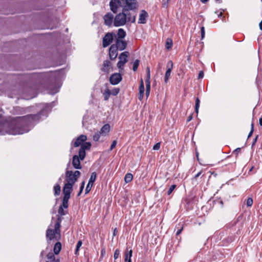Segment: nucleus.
<instances>
[{"label":"nucleus","instance_id":"1","mask_svg":"<svg viewBox=\"0 0 262 262\" xmlns=\"http://www.w3.org/2000/svg\"><path fill=\"white\" fill-rule=\"evenodd\" d=\"M46 112L43 109L36 114H29L11 121H4L0 117V135H16L27 133L40 120L41 115L46 116Z\"/></svg>","mask_w":262,"mask_h":262},{"label":"nucleus","instance_id":"2","mask_svg":"<svg viewBox=\"0 0 262 262\" xmlns=\"http://www.w3.org/2000/svg\"><path fill=\"white\" fill-rule=\"evenodd\" d=\"M81 173L78 170L73 171L72 170H67L65 173L66 183L74 185L75 183L78 180Z\"/></svg>","mask_w":262,"mask_h":262},{"label":"nucleus","instance_id":"3","mask_svg":"<svg viewBox=\"0 0 262 262\" xmlns=\"http://www.w3.org/2000/svg\"><path fill=\"white\" fill-rule=\"evenodd\" d=\"M138 8H130L128 6V4H125L122 9V12L126 15L127 22L134 23L136 21V14L135 12H130V11H135Z\"/></svg>","mask_w":262,"mask_h":262},{"label":"nucleus","instance_id":"4","mask_svg":"<svg viewBox=\"0 0 262 262\" xmlns=\"http://www.w3.org/2000/svg\"><path fill=\"white\" fill-rule=\"evenodd\" d=\"M113 22L114 26L116 27L125 25L127 22L125 13L122 11L117 14L114 17Z\"/></svg>","mask_w":262,"mask_h":262},{"label":"nucleus","instance_id":"5","mask_svg":"<svg viewBox=\"0 0 262 262\" xmlns=\"http://www.w3.org/2000/svg\"><path fill=\"white\" fill-rule=\"evenodd\" d=\"M129 53L127 51H125L121 53L119 56V61L117 63V67L119 71H121L123 69L124 65L128 61V57Z\"/></svg>","mask_w":262,"mask_h":262},{"label":"nucleus","instance_id":"6","mask_svg":"<svg viewBox=\"0 0 262 262\" xmlns=\"http://www.w3.org/2000/svg\"><path fill=\"white\" fill-rule=\"evenodd\" d=\"M110 7L111 10L114 13H116L118 9L120 7H123L125 5L124 0H111L110 2Z\"/></svg>","mask_w":262,"mask_h":262},{"label":"nucleus","instance_id":"7","mask_svg":"<svg viewBox=\"0 0 262 262\" xmlns=\"http://www.w3.org/2000/svg\"><path fill=\"white\" fill-rule=\"evenodd\" d=\"M46 237L48 242L49 243L50 241L54 239L59 240L60 238V235L56 234L55 231L53 229H48L46 231Z\"/></svg>","mask_w":262,"mask_h":262},{"label":"nucleus","instance_id":"8","mask_svg":"<svg viewBox=\"0 0 262 262\" xmlns=\"http://www.w3.org/2000/svg\"><path fill=\"white\" fill-rule=\"evenodd\" d=\"M114 34L113 33H107L103 38L102 46L106 48L112 43L113 41Z\"/></svg>","mask_w":262,"mask_h":262},{"label":"nucleus","instance_id":"9","mask_svg":"<svg viewBox=\"0 0 262 262\" xmlns=\"http://www.w3.org/2000/svg\"><path fill=\"white\" fill-rule=\"evenodd\" d=\"M97 178V174L96 172H93L91 173V177L89 180V182L86 185L85 194H88L91 190V188L93 185L94 183L96 181Z\"/></svg>","mask_w":262,"mask_h":262},{"label":"nucleus","instance_id":"10","mask_svg":"<svg viewBox=\"0 0 262 262\" xmlns=\"http://www.w3.org/2000/svg\"><path fill=\"white\" fill-rule=\"evenodd\" d=\"M114 46L119 51H123L127 47V43L125 40L123 39H116L115 43L113 44Z\"/></svg>","mask_w":262,"mask_h":262},{"label":"nucleus","instance_id":"11","mask_svg":"<svg viewBox=\"0 0 262 262\" xmlns=\"http://www.w3.org/2000/svg\"><path fill=\"white\" fill-rule=\"evenodd\" d=\"M122 78L120 73H114L110 77V82L113 85H116L121 81Z\"/></svg>","mask_w":262,"mask_h":262},{"label":"nucleus","instance_id":"12","mask_svg":"<svg viewBox=\"0 0 262 262\" xmlns=\"http://www.w3.org/2000/svg\"><path fill=\"white\" fill-rule=\"evenodd\" d=\"M103 19L104 25L110 27L114 20V15L112 13L108 12L103 16Z\"/></svg>","mask_w":262,"mask_h":262},{"label":"nucleus","instance_id":"13","mask_svg":"<svg viewBox=\"0 0 262 262\" xmlns=\"http://www.w3.org/2000/svg\"><path fill=\"white\" fill-rule=\"evenodd\" d=\"M73 185L70 184L66 183L63 187V193L64 197L70 198V194L73 190Z\"/></svg>","mask_w":262,"mask_h":262},{"label":"nucleus","instance_id":"14","mask_svg":"<svg viewBox=\"0 0 262 262\" xmlns=\"http://www.w3.org/2000/svg\"><path fill=\"white\" fill-rule=\"evenodd\" d=\"M118 50L112 45L109 48V57L111 60H115L118 56Z\"/></svg>","mask_w":262,"mask_h":262},{"label":"nucleus","instance_id":"15","mask_svg":"<svg viewBox=\"0 0 262 262\" xmlns=\"http://www.w3.org/2000/svg\"><path fill=\"white\" fill-rule=\"evenodd\" d=\"M80 159L79 158L78 155H74L72 158V165L74 168L76 169H80L82 168V166L80 164Z\"/></svg>","mask_w":262,"mask_h":262},{"label":"nucleus","instance_id":"16","mask_svg":"<svg viewBox=\"0 0 262 262\" xmlns=\"http://www.w3.org/2000/svg\"><path fill=\"white\" fill-rule=\"evenodd\" d=\"M112 63L110 61L108 60H104L103 63L102 68L101 70L102 72L108 74L110 72V69H111Z\"/></svg>","mask_w":262,"mask_h":262},{"label":"nucleus","instance_id":"17","mask_svg":"<svg viewBox=\"0 0 262 262\" xmlns=\"http://www.w3.org/2000/svg\"><path fill=\"white\" fill-rule=\"evenodd\" d=\"M87 139V137L84 135H81L79 136L76 140L74 142V146L75 147H78L83 144V142L86 141Z\"/></svg>","mask_w":262,"mask_h":262},{"label":"nucleus","instance_id":"18","mask_svg":"<svg viewBox=\"0 0 262 262\" xmlns=\"http://www.w3.org/2000/svg\"><path fill=\"white\" fill-rule=\"evenodd\" d=\"M148 17V13L145 10H142L139 15V24H144L146 22V18Z\"/></svg>","mask_w":262,"mask_h":262},{"label":"nucleus","instance_id":"19","mask_svg":"<svg viewBox=\"0 0 262 262\" xmlns=\"http://www.w3.org/2000/svg\"><path fill=\"white\" fill-rule=\"evenodd\" d=\"M125 257L124 261L125 262H132V257L133 254V250L132 249L128 250V248H127L125 251Z\"/></svg>","mask_w":262,"mask_h":262},{"label":"nucleus","instance_id":"20","mask_svg":"<svg viewBox=\"0 0 262 262\" xmlns=\"http://www.w3.org/2000/svg\"><path fill=\"white\" fill-rule=\"evenodd\" d=\"M126 32L123 29L120 28L118 30L117 34V38L116 39H123L126 36Z\"/></svg>","mask_w":262,"mask_h":262},{"label":"nucleus","instance_id":"21","mask_svg":"<svg viewBox=\"0 0 262 262\" xmlns=\"http://www.w3.org/2000/svg\"><path fill=\"white\" fill-rule=\"evenodd\" d=\"M110 125L108 124H105L102 127L99 132L102 136H105L110 132Z\"/></svg>","mask_w":262,"mask_h":262},{"label":"nucleus","instance_id":"22","mask_svg":"<svg viewBox=\"0 0 262 262\" xmlns=\"http://www.w3.org/2000/svg\"><path fill=\"white\" fill-rule=\"evenodd\" d=\"M125 4H128V6L130 8H138V3L137 0H124Z\"/></svg>","mask_w":262,"mask_h":262},{"label":"nucleus","instance_id":"23","mask_svg":"<svg viewBox=\"0 0 262 262\" xmlns=\"http://www.w3.org/2000/svg\"><path fill=\"white\" fill-rule=\"evenodd\" d=\"M48 260L46 262H59V259H55L54 254L52 252L49 253L47 255Z\"/></svg>","mask_w":262,"mask_h":262},{"label":"nucleus","instance_id":"24","mask_svg":"<svg viewBox=\"0 0 262 262\" xmlns=\"http://www.w3.org/2000/svg\"><path fill=\"white\" fill-rule=\"evenodd\" d=\"M61 249V244L59 242H57L54 246L53 250L54 254H58L60 252Z\"/></svg>","mask_w":262,"mask_h":262},{"label":"nucleus","instance_id":"25","mask_svg":"<svg viewBox=\"0 0 262 262\" xmlns=\"http://www.w3.org/2000/svg\"><path fill=\"white\" fill-rule=\"evenodd\" d=\"M70 198L63 196L62 201V204L60 206V207H61L66 208V209L68 208V206H69L68 202H69V200L70 199Z\"/></svg>","mask_w":262,"mask_h":262},{"label":"nucleus","instance_id":"26","mask_svg":"<svg viewBox=\"0 0 262 262\" xmlns=\"http://www.w3.org/2000/svg\"><path fill=\"white\" fill-rule=\"evenodd\" d=\"M85 151L83 148H80L78 151V157L81 161L83 160L85 157Z\"/></svg>","mask_w":262,"mask_h":262},{"label":"nucleus","instance_id":"27","mask_svg":"<svg viewBox=\"0 0 262 262\" xmlns=\"http://www.w3.org/2000/svg\"><path fill=\"white\" fill-rule=\"evenodd\" d=\"M61 191V188L58 184H55V185L54 186V195L57 196L59 195Z\"/></svg>","mask_w":262,"mask_h":262},{"label":"nucleus","instance_id":"28","mask_svg":"<svg viewBox=\"0 0 262 262\" xmlns=\"http://www.w3.org/2000/svg\"><path fill=\"white\" fill-rule=\"evenodd\" d=\"M111 95V91L107 89L103 93L104 100H107Z\"/></svg>","mask_w":262,"mask_h":262},{"label":"nucleus","instance_id":"29","mask_svg":"<svg viewBox=\"0 0 262 262\" xmlns=\"http://www.w3.org/2000/svg\"><path fill=\"white\" fill-rule=\"evenodd\" d=\"M133 176L130 173H127L125 174L124 177V181L126 183H129L133 180Z\"/></svg>","mask_w":262,"mask_h":262},{"label":"nucleus","instance_id":"30","mask_svg":"<svg viewBox=\"0 0 262 262\" xmlns=\"http://www.w3.org/2000/svg\"><path fill=\"white\" fill-rule=\"evenodd\" d=\"M171 71L172 70H170L169 69H167L164 77V82L165 83H167V82L168 81L169 78L171 75Z\"/></svg>","mask_w":262,"mask_h":262},{"label":"nucleus","instance_id":"31","mask_svg":"<svg viewBox=\"0 0 262 262\" xmlns=\"http://www.w3.org/2000/svg\"><path fill=\"white\" fill-rule=\"evenodd\" d=\"M172 45H173L172 40L170 38H168L166 39V41L165 46H166V49H167L168 50L171 49L172 47Z\"/></svg>","mask_w":262,"mask_h":262},{"label":"nucleus","instance_id":"32","mask_svg":"<svg viewBox=\"0 0 262 262\" xmlns=\"http://www.w3.org/2000/svg\"><path fill=\"white\" fill-rule=\"evenodd\" d=\"M91 143L90 142H85L81 144L80 148H83V149L85 151V150H88L91 148Z\"/></svg>","mask_w":262,"mask_h":262},{"label":"nucleus","instance_id":"33","mask_svg":"<svg viewBox=\"0 0 262 262\" xmlns=\"http://www.w3.org/2000/svg\"><path fill=\"white\" fill-rule=\"evenodd\" d=\"M60 224L59 223H56L55 224L54 227V231H55V233L56 234L60 235Z\"/></svg>","mask_w":262,"mask_h":262},{"label":"nucleus","instance_id":"34","mask_svg":"<svg viewBox=\"0 0 262 262\" xmlns=\"http://www.w3.org/2000/svg\"><path fill=\"white\" fill-rule=\"evenodd\" d=\"M146 83V95L147 97L148 96L150 91V82H145Z\"/></svg>","mask_w":262,"mask_h":262},{"label":"nucleus","instance_id":"35","mask_svg":"<svg viewBox=\"0 0 262 262\" xmlns=\"http://www.w3.org/2000/svg\"><path fill=\"white\" fill-rule=\"evenodd\" d=\"M140 60L138 59H136L134 61L133 63V70L134 72H136L137 70L138 66L139 65Z\"/></svg>","mask_w":262,"mask_h":262},{"label":"nucleus","instance_id":"36","mask_svg":"<svg viewBox=\"0 0 262 262\" xmlns=\"http://www.w3.org/2000/svg\"><path fill=\"white\" fill-rule=\"evenodd\" d=\"M200 100L199 98H196L195 99V111L196 114L199 112V109L200 107Z\"/></svg>","mask_w":262,"mask_h":262},{"label":"nucleus","instance_id":"37","mask_svg":"<svg viewBox=\"0 0 262 262\" xmlns=\"http://www.w3.org/2000/svg\"><path fill=\"white\" fill-rule=\"evenodd\" d=\"M150 69L149 67H147V69H146V79H145V82H150Z\"/></svg>","mask_w":262,"mask_h":262},{"label":"nucleus","instance_id":"38","mask_svg":"<svg viewBox=\"0 0 262 262\" xmlns=\"http://www.w3.org/2000/svg\"><path fill=\"white\" fill-rule=\"evenodd\" d=\"M100 135H101V134L100 132L96 133L93 136V140L95 141H98L100 137Z\"/></svg>","mask_w":262,"mask_h":262},{"label":"nucleus","instance_id":"39","mask_svg":"<svg viewBox=\"0 0 262 262\" xmlns=\"http://www.w3.org/2000/svg\"><path fill=\"white\" fill-rule=\"evenodd\" d=\"M84 185H85V182L84 181H82L81 183V186L80 187V190H79V192L77 194V196H79L80 195V194H81V193L82 192V191L84 189Z\"/></svg>","mask_w":262,"mask_h":262},{"label":"nucleus","instance_id":"40","mask_svg":"<svg viewBox=\"0 0 262 262\" xmlns=\"http://www.w3.org/2000/svg\"><path fill=\"white\" fill-rule=\"evenodd\" d=\"M139 92H141V93H142V92L145 91L144 83H143V80L142 79L141 80L140 84L139 85Z\"/></svg>","mask_w":262,"mask_h":262},{"label":"nucleus","instance_id":"41","mask_svg":"<svg viewBox=\"0 0 262 262\" xmlns=\"http://www.w3.org/2000/svg\"><path fill=\"white\" fill-rule=\"evenodd\" d=\"M176 185L173 184V185H171L167 191V194L170 195L172 192L173 190L176 188Z\"/></svg>","mask_w":262,"mask_h":262},{"label":"nucleus","instance_id":"42","mask_svg":"<svg viewBox=\"0 0 262 262\" xmlns=\"http://www.w3.org/2000/svg\"><path fill=\"white\" fill-rule=\"evenodd\" d=\"M253 204V199L252 198H248L246 201L247 207H251Z\"/></svg>","mask_w":262,"mask_h":262},{"label":"nucleus","instance_id":"43","mask_svg":"<svg viewBox=\"0 0 262 262\" xmlns=\"http://www.w3.org/2000/svg\"><path fill=\"white\" fill-rule=\"evenodd\" d=\"M63 208H62V207H59V209H58V214H59L60 216H63V215H66V212H65V211H64Z\"/></svg>","mask_w":262,"mask_h":262},{"label":"nucleus","instance_id":"44","mask_svg":"<svg viewBox=\"0 0 262 262\" xmlns=\"http://www.w3.org/2000/svg\"><path fill=\"white\" fill-rule=\"evenodd\" d=\"M167 69H170V70H172L173 68V62L171 60H169L168 61L166 65Z\"/></svg>","mask_w":262,"mask_h":262},{"label":"nucleus","instance_id":"45","mask_svg":"<svg viewBox=\"0 0 262 262\" xmlns=\"http://www.w3.org/2000/svg\"><path fill=\"white\" fill-rule=\"evenodd\" d=\"M119 91L120 89L119 88H114L112 90L111 93L113 95L116 96L119 93Z\"/></svg>","mask_w":262,"mask_h":262},{"label":"nucleus","instance_id":"46","mask_svg":"<svg viewBox=\"0 0 262 262\" xmlns=\"http://www.w3.org/2000/svg\"><path fill=\"white\" fill-rule=\"evenodd\" d=\"M120 254V251L119 249H117L115 250L114 254V257L115 259H117L119 255Z\"/></svg>","mask_w":262,"mask_h":262},{"label":"nucleus","instance_id":"47","mask_svg":"<svg viewBox=\"0 0 262 262\" xmlns=\"http://www.w3.org/2000/svg\"><path fill=\"white\" fill-rule=\"evenodd\" d=\"M201 39H203L205 37V28L202 26L201 28Z\"/></svg>","mask_w":262,"mask_h":262},{"label":"nucleus","instance_id":"48","mask_svg":"<svg viewBox=\"0 0 262 262\" xmlns=\"http://www.w3.org/2000/svg\"><path fill=\"white\" fill-rule=\"evenodd\" d=\"M170 0H162V6L164 8H167L168 7V4Z\"/></svg>","mask_w":262,"mask_h":262},{"label":"nucleus","instance_id":"49","mask_svg":"<svg viewBox=\"0 0 262 262\" xmlns=\"http://www.w3.org/2000/svg\"><path fill=\"white\" fill-rule=\"evenodd\" d=\"M82 241H79L77 244V245H76V253L77 252V251L79 250V249L80 248V247L82 245Z\"/></svg>","mask_w":262,"mask_h":262},{"label":"nucleus","instance_id":"50","mask_svg":"<svg viewBox=\"0 0 262 262\" xmlns=\"http://www.w3.org/2000/svg\"><path fill=\"white\" fill-rule=\"evenodd\" d=\"M116 144H117V141L116 140H114L112 142V144L111 145L110 150H113L116 147Z\"/></svg>","mask_w":262,"mask_h":262},{"label":"nucleus","instance_id":"51","mask_svg":"<svg viewBox=\"0 0 262 262\" xmlns=\"http://www.w3.org/2000/svg\"><path fill=\"white\" fill-rule=\"evenodd\" d=\"M160 148V143H157L156 144L154 145L153 146L152 149L154 150H158Z\"/></svg>","mask_w":262,"mask_h":262},{"label":"nucleus","instance_id":"52","mask_svg":"<svg viewBox=\"0 0 262 262\" xmlns=\"http://www.w3.org/2000/svg\"><path fill=\"white\" fill-rule=\"evenodd\" d=\"M258 137V135H257L255 137V138L254 139V140L252 142V145H251L252 147H253L255 145V143H256Z\"/></svg>","mask_w":262,"mask_h":262},{"label":"nucleus","instance_id":"53","mask_svg":"<svg viewBox=\"0 0 262 262\" xmlns=\"http://www.w3.org/2000/svg\"><path fill=\"white\" fill-rule=\"evenodd\" d=\"M204 77V73L202 71H200L199 75H198V78L201 79L203 78Z\"/></svg>","mask_w":262,"mask_h":262},{"label":"nucleus","instance_id":"54","mask_svg":"<svg viewBox=\"0 0 262 262\" xmlns=\"http://www.w3.org/2000/svg\"><path fill=\"white\" fill-rule=\"evenodd\" d=\"M144 94V92H142V93H141V92H139V100H141L143 99Z\"/></svg>","mask_w":262,"mask_h":262},{"label":"nucleus","instance_id":"55","mask_svg":"<svg viewBox=\"0 0 262 262\" xmlns=\"http://www.w3.org/2000/svg\"><path fill=\"white\" fill-rule=\"evenodd\" d=\"M241 150V148H236L234 151L233 152L235 153L236 155H237Z\"/></svg>","mask_w":262,"mask_h":262},{"label":"nucleus","instance_id":"56","mask_svg":"<svg viewBox=\"0 0 262 262\" xmlns=\"http://www.w3.org/2000/svg\"><path fill=\"white\" fill-rule=\"evenodd\" d=\"M183 228L181 227L180 229L178 230V231L176 232V235H179L182 231Z\"/></svg>","mask_w":262,"mask_h":262},{"label":"nucleus","instance_id":"57","mask_svg":"<svg viewBox=\"0 0 262 262\" xmlns=\"http://www.w3.org/2000/svg\"><path fill=\"white\" fill-rule=\"evenodd\" d=\"M62 220V218L61 216H58L57 217L56 223H59L61 224Z\"/></svg>","mask_w":262,"mask_h":262},{"label":"nucleus","instance_id":"58","mask_svg":"<svg viewBox=\"0 0 262 262\" xmlns=\"http://www.w3.org/2000/svg\"><path fill=\"white\" fill-rule=\"evenodd\" d=\"M201 174V171L199 172L198 173H196L195 176L194 177V179H196L198 177H199Z\"/></svg>","mask_w":262,"mask_h":262},{"label":"nucleus","instance_id":"59","mask_svg":"<svg viewBox=\"0 0 262 262\" xmlns=\"http://www.w3.org/2000/svg\"><path fill=\"white\" fill-rule=\"evenodd\" d=\"M192 119V115H190L187 119V122H188L191 120Z\"/></svg>","mask_w":262,"mask_h":262},{"label":"nucleus","instance_id":"60","mask_svg":"<svg viewBox=\"0 0 262 262\" xmlns=\"http://www.w3.org/2000/svg\"><path fill=\"white\" fill-rule=\"evenodd\" d=\"M253 129H251L250 133L248 134V138H249L253 134Z\"/></svg>","mask_w":262,"mask_h":262},{"label":"nucleus","instance_id":"61","mask_svg":"<svg viewBox=\"0 0 262 262\" xmlns=\"http://www.w3.org/2000/svg\"><path fill=\"white\" fill-rule=\"evenodd\" d=\"M259 124L260 126H262V116L260 117L259 119Z\"/></svg>","mask_w":262,"mask_h":262},{"label":"nucleus","instance_id":"62","mask_svg":"<svg viewBox=\"0 0 262 262\" xmlns=\"http://www.w3.org/2000/svg\"><path fill=\"white\" fill-rule=\"evenodd\" d=\"M259 27L260 30L262 31V20L259 24Z\"/></svg>","mask_w":262,"mask_h":262},{"label":"nucleus","instance_id":"63","mask_svg":"<svg viewBox=\"0 0 262 262\" xmlns=\"http://www.w3.org/2000/svg\"><path fill=\"white\" fill-rule=\"evenodd\" d=\"M201 2L203 3V4H205L206 3H207L209 0H200Z\"/></svg>","mask_w":262,"mask_h":262},{"label":"nucleus","instance_id":"64","mask_svg":"<svg viewBox=\"0 0 262 262\" xmlns=\"http://www.w3.org/2000/svg\"><path fill=\"white\" fill-rule=\"evenodd\" d=\"M117 232V229L116 228V229L114 230V232H113V236H115V235H116Z\"/></svg>","mask_w":262,"mask_h":262}]
</instances>
